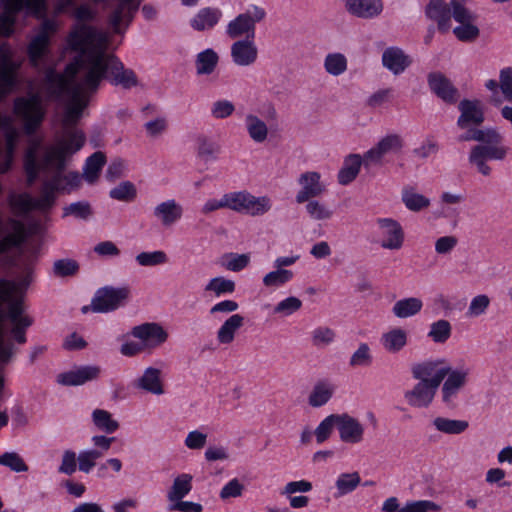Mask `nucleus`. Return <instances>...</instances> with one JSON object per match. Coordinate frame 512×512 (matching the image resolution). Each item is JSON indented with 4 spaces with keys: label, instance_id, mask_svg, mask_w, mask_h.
Here are the masks:
<instances>
[{
    "label": "nucleus",
    "instance_id": "nucleus-18",
    "mask_svg": "<svg viewBox=\"0 0 512 512\" xmlns=\"http://www.w3.org/2000/svg\"><path fill=\"white\" fill-rule=\"evenodd\" d=\"M337 429L344 443L358 444L364 439V426L356 418L344 413L338 414Z\"/></svg>",
    "mask_w": 512,
    "mask_h": 512
},
{
    "label": "nucleus",
    "instance_id": "nucleus-41",
    "mask_svg": "<svg viewBox=\"0 0 512 512\" xmlns=\"http://www.w3.org/2000/svg\"><path fill=\"white\" fill-rule=\"evenodd\" d=\"M14 65L7 56L0 62V98L8 93L14 85Z\"/></svg>",
    "mask_w": 512,
    "mask_h": 512
},
{
    "label": "nucleus",
    "instance_id": "nucleus-50",
    "mask_svg": "<svg viewBox=\"0 0 512 512\" xmlns=\"http://www.w3.org/2000/svg\"><path fill=\"white\" fill-rule=\"evenodd\" d=\"M293 276L291 270L276 268V270L267 273L263 277V284L266 287H278L289 282Z\"/></svg>",
    "mask_w": 512,
    "mask_h": 512
},
{
    "label": "nucleus",
    "instance_id": "nucleus-38",
    "mask_svg": "<svg viewBox=\"0 0 512 512\" xmlns=\"http://www.w3.org/2000/svg\"><path fill=\"white\" fill-rule=\"evenodd\" d=\"M423 303L419 298L409 297L397 301L392 309L397 318H408L416 315L422 309Z\"/></svg>",
    "mask_w": 512,
    "mask_h": 512
},
{
    "label": "nucleus",
    "instance_id": "nucleus-31",
    "mask_svg": "<svg viewBox=\"0 0 512 512\" xmlns=\"http://www.w3.org/2000/svg\"><path fill=\"white\" fill-rule=\"evenodd\" d=\"M245 126L249 137L256 143H263L268 137V126L261 118L253 113L245 116Z\"/></svg>",
    "mask_w": 512,
    "mask_h": 512
},
{
    "label": "nucleus",
    "instance_id": "nucleus-12",
    "mask_svg": "<svg viewBox=\"0 0 512 512\" xmlns=\"http://www.w3.org/2000/svg\"><path fill=\"white\" fill-rule=\"evenodd\" d=\"M470 370L467 367L452 369L449 365V372L441 387V399L448 406H455L458 393L468 382Z\"/></svg>",
    "mask_w": 512,
    "mask_h": 512
},
{
    "label": "nucleus",
    "instance_id": "nucleus-60",
    "mask_svg": "<svg viewBox=\"0 0 512 512\" xmlns=\"http://www.w3.org/2000/svg\"><path fill=\"white\" fill-rule=\"evenodd\" d=\"M102 452L97 449L83 451L78 455L79 470L84 473H89L96 465V459L102 457Z\"/></svg>",
    "mask_w": 512,
    "mask_h": 512
},
{
    "label": "nucleus",
    "instance_id": "nucleus-23",
    "mask_svg": "<svg viewBox=\"0 0 512 512\" xmlns=\"http://www.w3.org/2000/svg\"><path fill=\"white\" fill-rule=\"evenodd\" d=\"M153 216L163 227H171L182 219L183 207L175 199H168L154 207Z\"/></svg>",
    "mask_w": 512,
    "mask_h": 512
},
{
    "label": "nucleus",
    "instance_id": "nucleus-19",
    "mask_svg": "<svg viewBox=\"0 0 512 512\" xmlns=\"http://www.w3.org/2000/svg\"><path fill=\"white\" fill-rule=\"evenodd\" d=\"M428 85L431 91L447 104L456 103L460 97L458 89L440 72L428 75Z\"/></svg>",
    "mask_w": 512,
    "mask_h": 512
},
{
    "label": "nucleus",
    "instance_id": "nucleus-14",
    "mask_svg": "<svg viewBox=\"0 0 512 512\" xmlns=\"http://www.w3.org/2000/svg\"><path fill=\"white\" fill-rule=\"evenodd\" d=\"M26 237L25 226L18 220L0 221V254L19 246Z\"/></svg>",
    "mask_w": 512,
    "mask_h": 512
},
{
    "label": "nucleus",
    "instance_id": "nucleus-24",
    "mask_svg": "<svg viewBox=\"0 0 512 512\" xmlns=\"http://www.w3.org/2000/svg\"><path fill=\"white\" fill-rule=\"evenodd\" d=\"M231 57L238 66H250L257 60L258 49L253 39L238 40L231 45Z\"/></svg>",
    "mask_w": 512,
    "mask_h": 512
},
{
    "label": "nucleus",
    "instance_id": "nucleus-40",
    "mask_svg": "<svg viewBox=\"0 0 512 512\" xmlns=\"http://www.w3.org/2000/svg\"><path fill=\"white\" fill-rule=\"evenodd\" d=\"M106 162L104 153L98 151L93 153L86 161L84 177L89 183H94Z\"/></svg>",
    "mask_w": 512,
    "mask_h": 512
},
{
    "label": "nucleus",
    "instance_id": "nucleus-61",
    "mask_svg": "<svg viewBox=\"0 0 512 512\" xmlns=\"http://www.w3.org/2000/svg\"><path fill=\"white\" fill-rule=\"evenodd\" d=\"M0 464L9 467L15 472H26L28 466L23 459L15 452H6L0 456Z\"/></svg>",
    "mask_w": 512,
    "mask_h": 512
},
{
    "label": "nucleus",
    "instance_id": "nucleus-63",
    "mask_svg": "<svg viewBox=\"0 0 512 512\" xmlns=\"http://www.w3.org/2000/svg\"><path fill=\"white\" fill-rule=\"evenodd\" d=\"M335 332L329 327H318L312 332V343L316 347L331 344L335 339Z\"/></svg>",
    "mask_w": 512,
    "mask_h": 512
},
{
    "label": "nucleus",
    "instance_id": "nucleus-15",
    "mask_svg": "<svg viewBox=\"0 0 512 512\" xmlns=\"http://www.w3.org/2000/svg\"><path fill=\"white\" fill-rule=\"evenodd\" d=\"M101 368L96 365L79 366L57 375V382L63 386H81L99 378Z\"/></svg>",
    "mask_w": 512,
    "mask_h": 512
},
{
    "label": "nucleus",
    "instance_id": "nucleus-37",
    "mask_svg": "<svg viewBox=\"0 0 512 512\" xmlns=\"http://www.w3.org/2000/svg\"><path fill=\"white\" fill-rule=\"evenodd\" d=\"M219 62V56L213 49H206L196 57V72L198 75H209L214 72Z\"/></svg>",
    "mask_w": 512,
    "mask_h": 512
},
{
    "label": "nucleus",
    "instance_id": "nucleus-17",
    "mask_svg": "<svg viewBox=\"0 0 512 512\" xmlns=\"http://www.w3.org/2000/svg\"><path fill=\"white\" fill-rule=\"evenodd\" d=\"M57 25L54 20L44 19L37 35L29 44L28 52L31 61L36 65L43 56L49 44L50 36L56 31Z\"/></svg>",
    "mask_w": 512,
    "mask_h": 512
},
{
    "label": "nucleus",
    "instance_id": "nucleus-2",
    "mask_svg": "<svg viewBox=\"0 0 512 512\" xmlns=\"http://www.w3.org/2000/svg\"><path fill=\"white\" fill-rule=\"evenodd\" d=\"M85 142V135L80 130H67L63 136L52 146H42L39 139H31L24 158V168L29 185L34 183L38 173L51 172L53 176L46 180L39 198H32L27 194L18 195L11 200L12 206L20 212L32 209L48 210L54 203L55 192L62 190L66 185L77 186L80 182L78 174L70 173L63 176L66 160L79 151Z\"/></svg>",
    "mask_w": 512,
    "mask_h": 512
},
{
    "label": "nucleus",
    "instance_id": "nucleus-62",
    "mask_svg": "<svg viewBox=\"0 0 512 512\" xmlns=\"http://www.w3.org/2000/svg\"><path fill=\"white\" fill-rule=\"evenodd\" d=\"M453 33L460 41H473L479 36V29L473 22H465L453 29Z\"/></svg>",
    "mask_w": 512,
    "mask_h": 512
},
{
    "label": "nucleus",
    "instance_id": "nucleus-56",
    "mask_svg": "<svg viewBox=\"0 0 512 512\" xmlns=\"http://www.w3.org/2000/svg\"><path fill=\"white\" fill-rule=\"evenodd\" d=\"M141 266H157L167 262V255L163 251L141 252L136 256Z\"/></svg>",
    "mask_w": 512,
    "mask_h": 512
},
{
    "label": "nucleus",
    "instance_id": "nucleus-53",
    "mask_svg": "<svg viewBox=\"0 0 512 512\" xmlns=\"http://www.w3.org/2000/svg\"><path fill=\"white\" fill-rule=\"evenodd\" d=\"M17 137L18 134L14 129L6 133L5 161L0 164V173L8 171L11 166Z\"/></svg>",
    "mask_w": 512,
    "mask_h": 512
},
{
    "label": "nucleus",
    "instance_id": "nucleus-39",
    "mask_svg": "<svg viewBox=\"0 0 512 512\" xmlns=\"http://www.w3.org/2000/svg\"><path fill=\"white\" fill-rule=\"evenodd\" d=\"M192 476L190 474H181L177 476L168 492L169 501L175 503L182 500L192 489Z\"/></svg>",
    "mask_w": 512,
    "mask_h": 512
},
{
    "label": "nucleus",
    "instance_id": "nucleus-27",
    "mask_svg": "<svg viewBox=\"0 0 512 512\" xmlns=\"http://www.w3.org/2000/svg\"><path fill=\"white\" fill-rule=\"evenodd\" d=\"M135 387L153 395L164 394L161 370L155 367L146 368L142 376L135 381Z\"/></svg>",
    "mask_w": 512,
    "mask_h": 512
},
{
    "label": "nucleus",
    "instance_id": "nucleus-20",
    "mask_svg": "<svg viewBox=\"0 0 512 512\" xmlns=\"http://www.w3.org/2000/svg\"><path fill=\"white\" fill-rule=\"evenodd\" d=\"M138 6L136 0H119L109 16V24L114 33H122V25L124 28L129 25Z\"/></svg>",
    "mask_w": 512,
    "mask_h": 512
},
{
    "label": "nucleus",
    "instance_id": "nucleus-57",
    "mask_svg": "<svg viewBox=\"0 0 512 512\" xmlns=\"http://www.w3.org/2000/svg\"><path fill=\"white\" fill-rule=\"evenodd\" d=\"M72 215L78 219L86 220L92 215V209L87 201L71 203L64 208V216Z\"/></svg>",
    "mask_w": 512,
    "mask_h": 512
},
{
    "label": "nucleus",
    "instance_id": "nucleus-26",
    "mask_svg": "<svg viewBox=\"0 0 512 512\" xmlns=\"http://www.w3.org/2000/svg\"><path fill=\"white\" fill-rule=\"evenodd\" d=\"M426 16L437 22L438 29L446 32L451 27V8L443 0H430L425 10Z\"/></svg>",
    "mask_w": 512,
    "mask_h": 512
},
{
    "label": "nucleus",
    "instance_id": "nucleus-28",
    "mask_svg": "<svg viewBox=\"0 0 512 512\" xmlns=\"http://www.w3.org/2000/svg\"><path fill=\"white\" fill-rule=\"evenodd\" d=\"M335 392V385L328 380H320L315 383L308 396V404L313 408L326 405Z\"/></svg>",
    "mask_w": 512,
    "mask_h": 512
},
{
    "label": "nucleus",
    "instance_id": "nucleus-33",
    "mask_svg": "<svg viewBox=\"0 0 512 512\" xmlns=\"http://www.w3.org/2000/svg\"><path fill=\"white\" fill-rule=\"evenodd\" d=\"M381 344L389 353H398L407 344V333L401 328H394L381 336Z\"/></svg>",
    "mask_w": 512,
    "mask_h": 512
},
{
    "label": "nucleus",
    "instance_id": "nucleus-58",
    "mask_svg": "<svg viewBox=\"0 0 512 512\" xmlns=\"http://www.w3.org/2000/svg\"><path fill=\"white\" fill-rule=\"evenodd\" d=\"M441 506L430 500L408 502L399 512H439Z\"/></svg>",
    "mask_w": 512,
    "mask_h": 512
},
{
    "label": "nucleus",
    "instance_id": "nucleus-42",
    "mask_svg": "<svg viewBox=\"0 0 512 512\" xmlns=\"http://www.w3.org/2000/svg\"><path fill=\"white\" fill-rule=\"evenodd\" d=\"M433 425L438 431L446 434H460L469 426L468 422L465 420H455L445 417H436L433 420Z\"/></svg>",
    "mask_w": 512,
    "mask_h": 512
},
{
    "label": "nucleus",
    "instance_id": "nucleus-13",
    "mask_svg": "<svg viewBox=\"0 0 512 512\" xmlns=\"http://www.w3.org/2000/svg\"><path fill=\"white\" fill-rule=\"evenodd\" d=\"M344 9L354 18L372 20L382 14L384 3L382 0H345Z\"/></svg>",
    "mask_w": 512,
    "mask_h": 512
},
{
    "label": "nucleus",
    "instance_id": "nucleus-34",
    "mask_svg": "<svg viewBox=\"0 0 512 512\" xmlns=\"http://www.w3.org/2000/svg\"><path fill=\"white\" fill-rule=\"evenodd\" d=\"M363 163V157L358 154L349 155L344 165L338 173V182L341 185H348L351 183L359 174L361 164Z\"/></svg>",
    "mask_w": 512,
    "mask_h": 512
},
{
    "label": "nucleus",
    "instance_id": "nucleus-59",
    "mask_svg": "<svg viewBox=\"0 0 512 512\" xmlns=\"http://www.w3.org/2000/svg\"><path fill=\"white\" fill-rule=\"evenodd\" d=\"M79 269L78 263L73 259H60L54 262L53 272L58 277L72 276Z\"/></svg>",
    "mask_w": 512,
    "mask_h": 512
},
{
    "label": "nucleus",
    "instance_id": "nucleus-47",
    "mask_svg": "<svg viewBox=\"0 0 512 512\" xmlns=\"http://www.w3.org/2000/svg\"><path fill=\"white\" fill-rule=\"evenodd\" d=\"M205 291L214 293L217 297L222 294H231L235 291V282L223 277H215L206 284Z\"/></svg>",
    "mask_w": 512,
    "mask_h": 512
},
{
    "label": "nucleus",
    "instance_id": "nucleus-11",
    "mask_svg": "<svg viewBox=\"0 0 512 512\" xmlns=\"http://www.w3.org/2000/svg\"><path fill=\"white\" fill-rule=\"evenodd\" d=\"M404 146L402 137L398 134H389L363 155V164L366 167L382 164L383 158L390 153H399Z\"/></svg>",
    "mask_w": 512,
    "mask_h": 512
},
{
    "label": "nucleus",
    "instance_id": "nucleus-3",
    "mask_svg": "<svg viewBox=\"0 0 512 512\" xmlns=\"http://www.w3.org/2000/svg\"><path fill=\"white\" fill-rule=\"evenodd\" d=\"M13 112L23 124L24 133L34 139V133L40 128L46 115V109L39 94H29L14 100ZM42 142V139L35 137ZM43 146V144L41 143Z\"/></svg>",
    "mask_w": 512,
    "mask_h": 512
},
{
    "label": "nucleus",
    "instance_id": "nucleus-7",
    "mask_svg": "<svg viewBox=\"0 0 512 512\" xmlns=\"http://www.w3.org/2000/svg\"><path fill=\"white\" fill-rule=\"evenodd\" d=\"M130 289L126 286H105L98 289L91 301V310L96 313H106L121 307L129 298Z\"/></svg>",
    "mask_w": 512,
    "mask_h": 512
},
{
    "label": "nucleus",
    "instance_id": "nucleus-52",
    "mask_svg": "<svg viewBox=\"0 0 512 512\" xmlns=\"http://www.w3.org/2000/svg\"><path fill=\"white\" fill-rule=\"evenodd\" d=\"M337 423L338 414H331L321 421L314 431L317 443L320 444L326 441L331 436L333 428L337 427Z\"/></svg>",
    "mask_w": 512,
    "mask_h": 512
},
{
    "label": "nucleus",
    "instance_id": "nucleus-46",
    "mask_svg": "<svg viewBox=\"0 0 512 512\" xmlns=\"http://www.w3.org/2000/svg\"><path fill=\"white\" fill-rule=\"evenodd\" d=\"M360 475L358 472L343 473L336 480L337 496L346 495L354 491L360 484Z\"/></svg>",
    "mask_w": 512,
    "mask_h": 512
},
{
    "label": "nucleus",
    "instance_id": "nucleus-43",
    "mask_svg": "<svg viewBox=\"0 0 512 512\" xmlns=\"http://www.w3.org/2000/svg\"><path fill=\"white\" fill-rule=\"evenodd\" d=\"M92 420L97 429L106 433H113L119 428L118 421L112 418L111 413L103 409H95L92 412Z\"/></svg>",
    "mask_w": 512,
    "mask_h": 512
},
{
    "label": "nucleus",
    "instance_id": "nucleus-48",
    "mask_svg": "<svg viewBox=\"0 0 512 512\" xmlns=\"http://www.w3.org/2000/svg\"><path fill=\"white\" fill-rule=\"evenodd\" d=\"M109 195L112 199L130 202L136 198L137 191L135 185L132 182L124 181L115 188L111 189Z\"/></svg>",
    "mask_w": 512,
    "mask_h": 512
},
{
    "label": "nucleus",
    "instance_id": "nucleus-25",
    "mask_svg": "<svg viewBox=\"0 0 512 512\" xmlns=\"http://www.w3.org/2000/svg\"><path fill=\"white\" fill-rule=\"evenodd\" d=\"M411 63L412 60L410 56L399 47H388L382 54L383 66L394 75L403 73Z\"/></svg>",
    "mask_w": 512,
    "mask_h": 512
},
{
    "label": "nucleus",
    "instance_id": "nucleus-29",
    "mask_svg": "<svg viewBox=\"0 0 512 512\" xmlns=\"http://www.w3.org/2000/svg\"><path fill=\"white\" fill-rule=\"evenodd\" d=\"M244 325V317L240 314H232L227 318L217 331V341L220 344H230L234 341L237 331Z\"/></svg>",
    "mask_w": 512,
    "mask_h": 512
},
{
    "label": "nucleus",
    "instance_id": "nucleus-35",
    "mask_svg": "<svg viewBox=\"0 0 512 512\" xmlns=\"http://www.w3.org/2000/svg\"><path fill=\"white\" fill-rule=\"evenodd\" d=\"M244 212L253 216H262L272 209V201L268 196L256 197L247 193Z\"/></svg>",
    "mask_w": 512,
    "mask_h": 512
},
{
    "label": "nucleus",
    "instance_id": "nucleus-5",
    "mask_svg": "<svg viewBox=\"0 0 512 512\" xmlns=\"http://www.w3.org/2000/svg\"><path fill=\"white\" fill-rule=\"evenodd\" d=\"M266 17V11L263 7L254 5L245 12L240 13L227 25V34L231 38L245 36V39L255 38V25Z\"/></svg>",
    "mask_w": 512,
    "mask_h": 512
},
{
    "label": "nucleus",
    "instance_id": "nucleus-54",
    "mask_svg": "<svg viewBox=\"0 0 512 512\" xmlns=\"http://www.w3.org/2000/svg\"><path fill=\"white\" fill-rule=\"evenodd\" d=\"M465 0H451V17H453L460 24L465 22H474V15L465 7Z\"/></svg>",
    "mask_w": 512,
    "mask_h": 512
},
{
    "label": "nucleus",
    "instance_id": "nucleus-45",
    "mask_svg": "<svg viewBox=\"0 0 512 512\" xmlns=\"http://www.w3.org/2000/svg\"><path fill=\"white\" fill-rule=\"evenodd\" d=\"M347 65V58L342 53H329L324 59L325 71L332 76L343 74Z\"/></svg>",
    "mask_w": 512,
    "mask_h": 512
},
{
    "label": "nucleus",
    "instance_id": "nucleus-9",
    "mask_svg": "<svg viewBox=\"0 0 512 512\" xmlns=\"http://www.w3.org/2000/svg\"><path fill=\"white\" fill-rule=\"evenodd\" d=\"M8 303V309L6 312V318L10 321L11 334L15 341L19 344L26 342V330L33 323L32 318L24 313L23 301L21 299H13V295Z\"/></svg>",
    "mask_w": 512,
    "mask_h": 512
},
{
    "label": "nucleus",
    "instance_id": "nucleus-10",
    "mask_svg": "<svg viewBox=\"0 0 512 512\" xmlns=\"http://www.w3.org/2000/svg\"><path fill=\"white\" fill-rule=\"evenodd\" d=\"M376 225L381 236L380 245L383 249L399 250L403 247L405 232L397 220L380 217L376 219Z\"/></svg>",
    "mask_w": 512,
    "mask_h": 512
},
{
    "label": "nucleus",
    "instance_id": "nucleus-30",
    "mask_svg": "<svg viewBox=\"0 0 512 512\" xmlns=\"http://www.w3.org/2000/svg\"><path fill=\"white\" fill-rule=\"evenodd\" d=\"M131 333L134 337L143 341L154 339L156 341V345L164 343L168 337L167 332L156 323H144L135 326Z\"/></svg>",
    "mask_w": 512,
    "mask_h": 512
},
{
    "label": "nucleus",
    "instance_id": "nucleus-4",
    "mask_svg": "<svg viewBox=\"0 0 512 512\" xmlns=\"http://www.w3.org/2000/svg\"><path fill=\"white\" fill-rule=\"evenodd\" d=\"M4 12L0 14V35L9 36L13 31L15 14L26 10L37 18H44L47 11L45 0H2Z\"/></svg>",
    "mask_w": 512,
    "mask_h": 512
},
{
    "label": "nucleus",
    "instance_id": "nucleus-6",
    "mask_svg": "<svg viewBox=\"0 0 512 512\" xmlns=\"http://www.w3.org/2000/svg\"><path fill=\"white\" fill-rule=\"evenodd\" d=\"M448 372L449 363L442 358L418 362L411 367V374L414 380L425 382L437 389Z\"/></svg>",
    "mask_w": 512,
    "mask_h": 512
},
{
    "label": "nucleus",
    "instance_id": "nucleus-16",
    "mask_svg": "<svg viewBox=\"0 0 512 512\" xmlns=\"http://www.w3.org/2000/svg\"><path fill=\"white\" fill-rule=\"evenodd\" d=\"M320 174L316 171H307L300 175L298 183L301 189L296 195L297 203H304L312 198L319 197L325 191L324 184L320 181Z\"/></svg>",
    "mask_w": 512,
    "mask_h": 512
},
{
    "label": "nucleus",
    "instance_id": "nucleus-21",
    "mask_svg": "<svg viewBox=\"0 0 512 512\" xmlns=\"http://www.w3.org/2000/svg\"><path fill=\"white\" fill-rule=\"evenodd\" d=\"M437 388L418 381L411 389L404 392L406 403L412 408H427L433 402Z\"/></svg>",
    "mask_w": 512,
    "mask_h": 512
},
{
    "label": "nucleus",
    "instance_id": "nucleus-44",
    "mask_svg": "<svg viewBox=\"0 0 512 512\" xmlns=\"http://www.w3.org/2000/svg\"><path fill=\"white\" fill-rule=\"evenodd\" d=\"M372 362V351L367 343H360L349 358V366L352 368L369 367Z\"/></svg>",
    "mask_w": 512,
    "mask_h": 512
},
{
    "label": "nucleus",
    "instance_id": "nucleus-36",
    "mask_svg": "<svg viewBox=\"0 0 512 512\" xmlns=\"http://www.w3.org/2000/svg\"><path fill=\"white\" fill-rule=\"evenodd\" d=\"M401 200L405 207L412 212H419L430 206V199L416 192L412 187L402 190Z\"/></svg>",
    "mask_w": 512,
    "mask_h": 512
},
{
    "label": "nucleus",
    "instance_id": "nucleus-55",
    "mask_svg": "<svg viewBox=\"0 0 512 512\" xmlns=\"http://www.w3.org/2000/svg\"><path fill=\"white\" fill-rule=\"evenodd\" d=\"M490 305V298L485 294H480L472 298L466 315L470 318L483 315Z\"/></svg>",
    "mask_w": 512,
    "mask_h": 512
},
{
    "label": "nucleus",
    "instance_id": "nucleus-49",
    "mask_svg": "<svg viewBox=\"0 0 512 512\" xmlns=\"http://www.w3.org/2000/svg\"><path fill=\"white\" fill-rule=\"evenodd\" d=\"M74 17L76 18L77 23L72 27L70 33L67 36V47L70 50H72V49L69 46V37L77 26H85V27H88L91 30L95 31L98 34H104L103 32L98 31L93 26L88 25L86 23L94 18V13L88 6L82 5V6L77 7L74 11Z\"/></svg>",
    "mask_w": 512,
    "mask_h": 512
},
{
    "label": "nucleus",
    "instance_id": "nucleus-22",
    "mask_svg": "<svg viewBox=\"0 0 512 512\" xmlns=\"http://www.w3.org/2000/svg\"><path fill=\"white\" fill-rule=\"evenodd\" d=\"M458 109L461 112L457 125L461 129H466L471 125L479 126L484 122V112L479 100H462Z\"/></svg>",
    "mask_w": 512,
    "mask_h": 512
},
{
    "label": "nucleus",
    "instance_id": "nucleus-64",
    "mask_svg": "<svg viewBox=\"0 0 512 512\" xmlns=\"http://www.w3.org/2000/svg\"><path fill=\"white\" fill-rule=\"evenodd\" d=\"M499 85L505 99L512 102V68L508 67L500 71Z\"/></svg>",
    "mask_w": 512,
    "mask_h": 512
},
{
    "label": "nucleus",
    "instance_id": "nucleus-51",
    "mask_svg": "<svg viewBox=\"0 0 512 512\" xmlns=\"http://www.w3.org/2000/svg\"><path fill=\"white\" fill-rule=\"evenodd\" d=\"M451 324L447 320H438L431 324L428 336L436 343H444L451 335Z\"/></svg>",
    "mask_w": 512,
    "mask_h": 512
},
{
    "label": "nucleus",
    "instance_id": "nucleus-1",
    "mask_svg": "<svg viewBox=\"0 0 512 512\" xmlns=\"http://www.w3.org/2000/svg\"><path fill=\"white\" fill-rule=\"evenodd\" d=\"M107 34H98L85 26H77L69 37V46L77 53L67 65L64 74L49 69L44 80V90L53 99L64 94L68 102L62 119L63 132L77 130L74 126L82 117L89 97L95 93L101 81L110 75L116 85L131 88L137 85V77L130 69H124L121 61L106 52Z\"/></svg>",
    "mask_w": 512,
    "mask_h": 512
},
{
    "label": "nucleus",
    "instance_id": "nucleus-8",
    "mask_svg": "<svg viewBox=\"0 0 512 512\" xmlns=\"http://www.w3.org/2000/svg\"><path fill=\"white\" fill-rule=\"evenodd\" d=\"M505 146L475 145L471 148L468 161L483 176H490L492 169L487 160H504L508 153Z\"/></svg>",
    "mask_w": 512,
    "mask_h": 512
},
{
    "label": "nucleus",
    "instance_id": "nucleus-32",
    "mask_svg": "<svg viewBox=\"0 0 512 512\" xmlns=\"http://www.w3.org/2000/svg\"><path fill=\"white\" fill-rule=\"evenodd\" d=\"M221 17V12L216 8L206 7L201 9L191 20V26L197 31H204L214 27Z\"/></svg>",
    "mask_w": 512,
    "mask_h": 512
}]
</instances>
